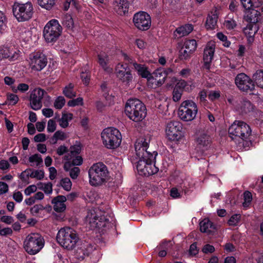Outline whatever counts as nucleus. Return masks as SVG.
I'll return each mask as SVG.
<instances>
[{"label":"nucleus","mask_w":263,"mask_h":263,"mask_svg":"<svg viewBox=\"0 0 263 263\" xmlns=\"http://www.w3.org/2000/svg\"><path fill=\"white\" fill-rule=\"evenodd\" d=\"M220 96V93L219 91H211L208 95L209 99L212 101L218 99Z\"/></svg>","instance_id":"55"},{"label":"nucleus","mask_w":263,"mask_h":263,"mask_svg":"<svg viewBox=\"0 0 263 263\" xmlns=\"http://www.w3.org/2000/svg\"><path fill=\"white\" fill-rule=\"evenodd\" d=\"M46 92L43 89L37 88L33 90L30 95V104L33 110H39L42 106V100Z\"/></svg>","instance_id":"16"},{"label":"nucleus","mask_w":263,"mask_h":263,"mask_svg":"<svg viewBox=\"0 0 263 263\" xmlns=\"http://www.w3.org/2000/svg\"><path fill=\"white\" fill-rule=\"evenodd\" d=\"M261 13L259 11L252 9L246 16V21L248 24H252L253 25H258L257 23L260 21Z\"/></svg>","instance_id":"27"},{"label":"nucleus","mask_w":263,"mask_h":263,"mask_svg":"<svg viewBox=\"0 0 263 263\" xmlns=\"http://www.w3.org/2000/svg\"><path fill=\"white\" fill-rule=\"evenodd\" d=\"M133 23L139 30L145 31L148 30L151 26V18L146 12L140 11L134 14Z\"/></svg>","instance_id":"12"},{"label":"nucleus","mask_w":263,"mask_h":263,"mask_svg":"<svg viewBox=\"0 0 263 263\" xmlns=\"http://www.w3.org/2000/svg\"><path fill=\"white\" fill-rule=\"evenodd\" d=\"M149 142V140L144 137L138 138L135 144L137 160L132 159L133 163H137V170L145 175H153L159 171L158 167L155 166L157 152L154 151L152 153L148 151Z\"/></svg>","instance_id":"1"},{"label":"nucleus","mask_w":263,"mask_h":263,"mask_svg":"<svg viewBox=\"0 0 263 263\" xmlns=\"http://www.w3.org/2000/svg\"><path fill=\"white\" fill-rule=\"evenodd\" d=\"M170 195L174 198H180L181 197L180 193L176 187H173L170 191Z\"/></svg>","instance_id":"64"},{"label":"nucleus","mask_w":263,"mask_h":263,"mask_svg":"<svg viewBox=\"0 0 263 263\" xmlns=\"http://www.w3.org/2000/svg\"><path fill=\"white\" fill-rule=\"evenodd\" d=\"M34 140L36 142H44L46 140V135L43 133L37 134L34 136Z\"/></svg>","instance_id":"60"},{"label":"nucleus","mask_w":263,"mask_h":263,"mask_svg":"<svg viewBox=\"0 0 263 263\" xmlns=\"http://www.w3.org/2000/svg\"><path fill=\"white\" fill-rule=\"evenodd\" d=\"M125 113L130 120L139 122L146 117V108L139 99H129L125 106Z\"/></svg>","instance_id":"2"},{"label":"nucleus","mask_w":263,"mask_h":263,"mask_svg":"<svg viewBox=\"0 0 263 263\" xmlns=\"http://www.w3.org/2000/svg\"><path fill=\"white\" fill-rule=\"evenodd\" d=\"M90 185L98 186L106 182L109 179L107 166L102 162L93 164L88 171Z\"/></svg>","instance_id":"3"},{"label":"nucleus","mask_w":263,"mask_h":263,"mask_svg":"<svg viewBox=\"0 0 263 263\" xmlns=\"http://www.w3.org/2000/svg\"><path fill=\"white\" fill-rule=\"evenodd\" d=\"M62 27L58 20L52 19L47 23L44 29V37L48 43L55 42L61 35Z\"/></svg>","instance_id":"10"},{"label":"nucleus","mask_w":263,"mask_h":263,"mask_svg":"<svg viewBox=\"0 0 263 263\" xmlns=\"http://www.w3.org/2000/svg\"><path fill=\"white\" fill-rule=\"evenodd\" d=\"M101 138L105 146L109 149L119 147L122 141V136L118 129L114 127L104 129L101 133Z\"/></svg>","instance_id":"6"},{"label":"nucleus","mask_w":263,"mask_h":263,"mask_svg":"<svg viewBox=\"0 0 263 263\" xmlns=\"http://www.w3.org/2000/svg\"><path fill=\"white\" fill-rule=\"evenodd\" d=\"M55 1L56 0H37V3L42 8L50 10L55 5Z\"/></svg>","instance_id":"37"},{"label":"nucleus","mask_w":263,"mask_h":263,"mask_svg":"<svg viewBox=\"0 0 263 263\" xmlns=\"http://www.w3.org/2000/svg\"><path fill=\"white\" fill-rule=\"evenodd\" d=\"M117 5H115L114 9L116 12L120 15H126L128 12L129 7V3L127 0H119L116 1Z\"/></svg>","instance_id":"25"},{"label":"nucleus","mask_w":263,"mask_h":263,"mask_svg":"<svg viewBox=\"0 0 263 263\" xmlns=\"http://www.w3.org/2000/svg\"><path fill=\"white\" fill-rule=\"evenodd\" d=\"M235 82L239 89L242 91L247 92L255 89L253 80L245 73L238 74L235 78Z\"/></svg>","instance_id":"13"},{"label":"nucleus","mask_w":263,"mask_h":263,"mask_svg":"<svg viewBox=\"0 0 263 263\" xmlns=\"http://www.w3.org/2000/svg\"><path fill=\"white\" fill-rule=\"evenodd\" d=\"M81 78L84 84L87 85L90 81V75L88 72H82L81 73Z\"/></svg>","instance_id":"54"},{"label":"nucleus","mask_w":263,"mask_h":263,"mask_svg":"<svg viewBox=\"0 0 263 263\" xmlns=\"http://www.w3.org/2000/svg\"><path fill=\"white\" fill-rule=\"evenodd\" d=\"M135 69L137 71L138 74L142 78H146L148 82V79L152 76V73L147 70V67L144 65H141L136 63H133Z\"/></svg>","instance_id":"29"},{"label":"nucleus","mask_w":263,"mask_h":263,"mask_svg":"<svg viewBox=\"0 0 263 263\" xmlns=\"http://www.w3.org/2000/svg\"><path fill=\"white\" fill-rule=\"evenodd\" d=\"M65 104V100L62 96L58 97L55 100L54 106L58 109H61Z\"/></svg>","instance_id":"45"},{"label":"nucleus","mask_w":263,"mask_h":263,"mask_svg":"<svg viewBox=\"0 0 263 263\" xmlns=\"http://www.w3.org/2000/svg\"><path fill=\"white\" fill-rule=\"evenodd\" d=\"M67 105L71 107H74L79 105H83V99L81 97H79L76 99L70 100L68 102Z\"/></svg>","instance_id":"48"},{"label":"nucleus","mask_w":263,"mask_h":263,"mask_svg":"<svg viewBox=\"0 0 263 263\" xmlns=\"http://www.w3.org/2000/svg\"><path fill=\"white\" fill-rule=\"evenodd\" d=\"M117 78L122 82L129 83L132 81L133 76L130 68L126 64L119 63L115 68Z\"/></svg>","instance_id":"15"},{"label":"nucleus","mask_w":263,"mask_h":263,"mask_svg":"<svg viewBox=\"0 0 263 263\" xmlns=\"http://www.w3.org/2000/svg\"><path fill=\"white\" fill-rule=\"evenodd\" d=\"M12 12L18 22L29 21L33 14L32 4L29 2L24 4L15 2L12 6Z\"/></svg>","instance_id":"7"},{"label":"nucleus","mask_w":263,"mask_h":263,"mask_svg":"<svg viewBox=\"0 0 263 263\" xmlns=\"http://www.w3.org/2000/svg\"><path fill=\"white\" fill-rule=\"evenodd\" d=\"M228 132L232 140H237L238 138L246 140L251 135L252 130L250 126L246 122L235 120L229 127Z\"/></svg>","instance_id":"5"},{"label":"nucleus","mask_w":263,"mask_h":263,"mask_svg":"<svg viewBox=\"0 0 263 263\" xmlns=\"http://www.w3.org/2000/svg\"><path fill=\"white\" fill-rule=\"evenodd\" d=\"M193 52L189 51L183 47L180 50L179 58L181 60H186L190 58Z\"/></svg>","instance_id":"39"},{"label":"nucleus","mask_w":263,"mask_h":263,"mask_svg":"<svg viewBox=\"0 0 263 263\" xmlns=\"http://www.w3.org/2000/svg\"><path fill=\"white\" fill-rule=\"evenodd\" d=\"M18 57V54L14 48L3 47L0 49V59H9L11 60H14Z\"/></svg>","instance_id":"21"},{"label":"nucleus","mask_w":263,"mask_h":263,"mask_svg":"<svg viewBox=\"0 0 263 263\" xmlns=\"http://www.w3.org/2000/svg\"><path fill=\"white\" fill-rule=\"evenodd\" d=\"M66 200V197L63 195H59L53 198L51 203L53 204L54 210L57 212H62L65 211L66 209L65 202Z\"/></svg>","instance_id":"20"},{"label":"nucleus","mask_w":263,"mask_h":263,"mask_svg":"<svg viewBox=\"0 0 263 263\" xmlns=\"http://www.w3.org/2000/svg\"><path fill=\"white\" fill-rule=\"evenodd\" d=\"M37 190V186L35 185H31L28 186L25 190V194L28 196L30 195L31 193H34L36 192Z\"/></svg>","instance_id":"59"},{"label":"nucleus","mask_w":263,"mask_h":263,"mask_svg":"<svg viewBox=\"0 0 263 263\" xmlns=\"http://www.w3.org/2000/svg\"><path fill=\"white\" fill-rule=\"evenodd\" d=\"M184 48L194 52L197 48V43L195 40H186L185 41L183 46Z\"/></svg>","instance_id":"38"},{"label":"nucleus","mask_w":263,"mask_h":263,"mask_svg":"<svg viewBox=\"0 0 263 263\" xmlns=\"http://www.w3.org/2000/svg\"><path fill=\"white\" fill-rule=\"evenodd\" d=\"M73 115L71 113L63 114L62 118L59 120V124L63 128H66L68 126V121L71 120Z\"/></svg>","instance_id":"34"},{"label":"nucleus","mask_w":263,"mask_h":263,"mask_svg":"<svg viewBox=\"0 0 263 263\" xmlns=\"http://www.w3.org/2000/svg\"><path fill=\"white\" fill-rule=\"evenodd\" d=\"M224 25L228 29L231 30L236 26V23L233 19L230 18L224 21Z\"/></svg>","instance_id":"50"},{"label":"nucleus","mask_w":263,"mask_h":263,"mask_svg":"<svg viewBox=\"0 0 263 263\" xmlns=\"http://www.w3.org/2000/svg\"><path fill=\"white\" fill-rule=\"evenodd\" d=\"M60 185L66 191H69L71 189L72 183L69 178H65L61 180Z\"/></svg>","instance_id":"42"},{"label":"nucleus","mask_w":263,"mask_h":263,"mask_svg":"<svg viewBox=\"0 0 263 263\" xmlns=\"http://www.w3.org/2000/svg\"><path fill=\"white\" fill-rule=\"evenodd\" d=\"M181 124L177 121L168 122L166 127V134L171 141H178L183 137Z\"/></svg>","instance_id":"11"},{"label":"nucleus","mask_w":263,"mask_h":263,"mask_svg":"<svg viewBox=\"0 0 263 263\" xmlns=\"http://www.w3.org/2000/svg\"><path fill=\"white\" fill-rule=\"evenodd\" d=\"M79 239L76 232L70 228L61 229L57 235L58 242L68 250H72L74 248Z\"/></svg>","instance_id":"4"},{"label":"nucleus","mask_w":263,"mask_h":263,"mask_svg":"<svg viewBox=\"0 0 263 263\" xmlns=\"http://www.w3.org/2000/svg\"><path fill=\"white\" fill-rule=\"evenodd\" d=\"M29 161L31 163L36 162V165H39L43 162L41 156L37 154H35L29 157Z\"/></svg>","instance_id":"46"},{"label":"nucleus","mask_w":263,"mask_h":263,"mask_svg":"<svg viewBox=\"0 0 263 263\" xmlns=\"http://www.w3.org/2000/svg\"><path fill=\"white\" fill-rule=\"evenodd\" d=\"M74 85L69 83L67 86H65L63 90V94L68 98H72L76 96V92L73 91Z\"/></svg>","instance_id":"35"},{"label":"nucleus","mask_w":263,"mask_h":263,"mask_svg":"<svg viewBox=\"0 0 263 263\" xmlns=\"http://www.w3.org/2000/svg\"><path fill=\"white\" fill-rule=\"evenodd\" d=\"M244 202L242 204L244 207H248L252 199V195L250 192L245 191L243 193Z\"/></svg>","instance_id":"44"},{"label":"nucleus","mask_w":263,"mask_h":263,"mask_svg":"<svg viewBox=\"0 0 263 263\" xmlns=\"http://www.w3.org/2000/svg\"><path fill=\"white\" fill-rule=\"evenodd\" d=\"M241 219L240 214L233 215L228 221V223L230 226H236L240 222Z\"/></svg>","instance_id":"41"},{"label":"nucleus","mask_w":263,"mask_h":263,"mask_svg":"<svg viewBox=\"0 0 263 263\" xmlns=\"http://www.w3.org/2000/svg\"><path fill=\"white\" fill-rule=\"evenodd\" d=\"M30 66L32 70L41 71L47 65L46 57L41 52H35L30 55Z\"/></svg>","instance_id":"14"},{"label":"nucleus","mask_w":263,"mask_h":263,"mask_svg":"<svg viewBox=\"0 0 263 263\" xmlns=\"http://www.w3.org/2000/svg\"><path fill=\"white\" fill-rule=\"evenodd\" d=\"M200 231L209 234L214 233L216 230L215 225L208 218H205L199 223Z\"/></svg>","instance_id":"23"},{"label":"nucleus","mask_w":263,"mask_h":263,"mask_svg":"<svg viewBox=\"0 0 263 263\" xmlns=\"http://www.w3.org/2000/svg\"><path fill=\"white\" fill-rule=\"evenodd\" d=\"M193 30V25L187 24L177 28L175 32L179 34V37H181L188 35Z\"/></svg>","instance_id":"32"},{"label":"nucleus","mask_w":263,"mask_h":263,"mask_svg":"<svg viewBox=\"0 0 263 263\" xmlns=\"http://www.w3.org/2000/svg\"><path fill=\"white\" fill-rule=\"evenodd\" d=\"M259 29L258 25H253L252 24H248L243 29V32L248 37V42L251 44L254 41V35Z\"/></svg>","instance_id":"22"},{"label":"nucleus","mask_w":263,"mask_h":263,"mask_svg":"<svg viewBox=\"0 0 263 263\" xmlns=\"http://www.w3.org/2000/svg\"><path fill=\"white\" fill-rule=\"evenodd\" d=\"M45 194H49L52 192V184L51 182L45 183L44 189L43 190Z\"/></svg>","instance_id":"62"},{"label":"nucleus","mask_w":263,"mask_h":263,"mask_svg":"<svg viewBox=\"0 0 263 263\" xmlns=\"http://www.w3.org/2000/svg\"><path fill=\"white\" fill-rule=\"evenodd\" d=\"M102 221L99 220L96 216H94L93 218H89V224L91 228H101V227H104L105 224H102Z\"/></svg>","instance_id":"40"},{"label":"nucleus","mask_w":263,"mask_h":263,"mask_svg":"<svg viewBox=\"0 0 263 263\" xmlns=\"http://www.w3.org/2000/svg\"><path fill=\"white\" fill-rule=\"evenodd\" d=\"M44 239L39 233H31L26 238L24 246L26 251L30 255H35L44 246Z\"/></svg>","instance_id":"8"},{"label":"nucleus","mask_w":263,"mask_h":263,"mask_svg":"<svg viewBox=\"0 0 263 263\" xmlns=\"http://www.w3.org/2000/svg\"><path fill=\"white\" fill-rule=\"evenodd\" d=\"M218 15L216 11L214 12H211L208 15L205 23V27L208 29H214L217 26Z\"/></svg>","instance_id":"28"},{"label":"nucleus","mask_w":263,"mask_h":263,"mask_svg":"<svg viewBox=\"0 0 263 263\" xmlns=\"http://www.w3.org/2000/svg\"><path fill=\"white\" fill-rule=\"evenodd\" d=\"M214 251L215 248L209 244L205 245L202 249L203 252L206 254L208 253H213Z\"/></svg>","instance_id":"63"},{"label":"nucleus","mask_w":263,"mask_h":263,"mask_svg":"<svg viewBox=\"0 0 263 263\" xmlns=\"http://www.w3.org/2000/svg\"><path fill=\"white\" fill-rule=\"evenodd\" d=\"M44 177V172L42 171H33L31 173L30 177L32 178H36L38 180H42Z\"/></svg>","instance_id":"49"},{"label":"nucleus","mask_w":263,"mask_h":263,"mask_svg":"<svg viewBox=\"0 0 263 263\" xmlns=\"http://www.w3.org/2000/svg\"><path fill=\"white\" fill-rule=\"evenodd\" d=\"M215 45L213 43H209L204 49L203 61V68L210 70L211 63L213 59L215 52Z\"/></svg>","instance_id":"18"},{"label":"nucleus","mask_w":263,"mask_h":263,"mask_svg":"<svg viewBox=\"0 0 263 263\" xmlns=\"http://www.w3.org/2000/svg\"><path fill=\"white\" fill-rule=\"evenodd\" d=\"M67 138L66 134L61 130L57 131L53 135V139L54 142L53 144H55L58 140H64Z\"/></svg>","instance_id":"43"},{"label":"nucleus","mask_w":263,"mask_h":263,"mask_svg":"<svg viewBox=\"0 0 263 263\" xmlns=\"http://www.w3.org/2000/svg\"><path fill=\"white\" fill-rule=\"evenodd\" d=\"M197 146L202 150L209 149L212 144V140L211 136L205 133H200L196 138Z\"/></svg>","instance_id":"19"},{"label":"nucleus","mask_w":263,"mask_h":263,"mask_svg":"<svg viewBox=\"0 0 263 263\" xmlns=\"http://www.w3.org/2000/svg\"><path fill=\"white\" fill-rule=\"evenodd\" d=\"M7 100L9 101V104L15 105L18 101V97L17 95L11 93L8 96Z\"/></svg>","instance_id":"53"},{"label":"nucleus","mask_w":263,"mask_h":263,"mask_svg":"<svg viewBox=\"0 0 263 263\" xmlns=\"http://www.w3.org/2000/svg\"><path fill=\"white\" fill-rule=\"evenodd\" d=\"M80 170L78 167H74L69 171V175L72 179H76L78 177Z\"/></svg>","instance_id":"51"},{"label":"nucleus","mask_w":263,"mask_h":263,"mask_svg":"<svg viewBox=\"0 0 263 263\" xmlns=\"http://www.w3.org/2000/svg\"><path fill=\"white\" fill-rule=\"evenodd\" d=\"M8 191V184L4 182L0 181V195L6 193Z\"/></svg>","instance_id":"61"},{"label":"nucleus","mask_w":263,"mask_h":263,"mask_svg":"<svg viewBox=\"0 0 263 263\" xmlns=\"http://www.w3.org/2000/svg\"><path fill=\"white\" fill-rule=\"evenodd\" d=\"M62 25L69 30H72L74 27L73 20L70 15L66 14L64 16Z\"/></svg>","instance_id":"36"},{"label":"nucleus","mask_w":263,"mask_h":263,"mask_svg":"<svg viewBox=\"0 0 263 263\" xmlns=\"http://www.w3.org/2000/svg\"><path fill=\"white\" fill-rule=\"evenodd\" d=\"M6 17L3 13L0 11V31L3 30L6 28Z\"/></svg>","instance_id":"57"},{"label":"nucleus","mask_w":263,"mask_h":263,"mask_svg":"<svg viewBox=\"0 0 263 263\" xmlns=\"http://www.w3.org/2000/svg\"><path fill=\"white\" fill-rule=\"evenodd\" d=\"M182 91L180 90L179 89H177V88H174L173 92H172V99L174 102L179 101L181 98V96L183 93Z\"/></svg>","instance_id":"47"},{"label":"nucleus","mask_w":263,"mask_h":263,"mask_svg":"<svg viewBox=\"0 0 263 263\" xmlns=\"http://www.w3.org/2000/svg\"><path fill=\"white\" fill-rule=\"evenodd\" d=\"M44 209V208L42 204H35L31 208L30 212L33 214H36Z\"/></svg>","instance_id":"56"},{"label":"nucleus","mask_w":263,"mask_h":263,"mask_svg":"<svg viewBox=\"0 0 263 263\" xmlns=\"http://www.w3.org/2000/svg\"><path fill=\"white\" fill-rule=\"evenodd\" d=\"M186 86V82L184 80H180L176 84L174 88L183 91Z\"/></svg>","instance_id":"58"},{"label":"nucleus","mask_w":263,"mask_h":263,"mask_svg":"<svg viewBox=\"0 0 263 263\" xmlns=\"http://www.w3.org/2000/svg\"><path fill=\"white\" fill-rule=\"evenodd\" d=\"M108 56L105 52H100L98 54V62L100 65L107 71H109L110 68L107 67Z\"/></svg>","instance_id":"30"},{"label":"nucleus","mask_w":263,"mask_h":263,"mask_svg":"<svg viewBox=\"0 0 263 263\" xmlns=\"http://www.w3.org/2000/svg\"><path fill=\"white\" fill-rule=\"evenodd\" d=\"M252 78L254 83L256 85L263 88V69H258L253 74Z\"/></svg>","instance_id":"31"},{"label":"nucleus","mask_w":263,"mask_h":263,"mask_svg":"<svg viewBox=\"0 0 263 263\" xmlns=\"http://www.w3.org/2000/svg\"><path fill=\"white\" fill-rule=\"evenodd\" d=\"M198 112L196 104L191 100L183 101L180 104L178 111L180 119L184 121L193 120Z\"/></svg>","instance_id":"9"},{"label":"nucleus","mask_w":263,"mask_h":263,"mask_svg":"<svg viewBox=\"0 0 263 263\" xmlns=\"http://www.w3.org/2000/svg\"><path fill=\"white\" fill-rule=\"evenodd\" d=\"M56 129V123L53 119H50L48 122L47 130L49 133H52Z\"/></svg>","instance_id":"52"},{"label":"nucleus","mask_w":263,"mask_h":263,"mask_svg":"<svg viewBox=\"0 0 263 263\" xmlns=\"http://www.w3.org/2000/svg\"><path fill=\"white\" fill-rule=\"evenodd\" d=\"M93 247L90 244H84L78 248L76 254L79 258H84V256H88L93 251Z\"/></svg>","instance_id":"26"},{"label":"nucleus","mask_w":263,"mask_h":263,"mask_svg":"<svg viewBox=\"0 0 263 263\" xmlns=\"http://www.w3.org/2000/svg\"><path fill=\"white\" fill-rule=\"evenodd\" d=\"M81 151V145L80 144H75L70 147V154H68L64 156V159L66 160H70L72 157H75L78 154H80Z\"/></svg>","instance_id":"33"},{"label":"nucleus","mask_w":263,"mask_h":263,"mask_svg":"<svg viewBox=\"0 0 263 263\" xmlns=\"http://www.w3.org/2000/svg\"><path fill=\"white\" fill-rule=\"evenodd\" d=\"M238 109L242 115H245L253 111L255 106L249 100L242 99L239 104Z\"/></svg>","instance_id":"24"},{"label":"nucleus","mask_w":263,"mask_h":263,"mask_svg":"<svg viewBox=\"0 0 263 263\" xmlns=\"http://www.w3.org/2000/svg\"><path fill=\"white\" fill-rule=\"evenodd\" d=\"M166 78L167 73L164 72V69L158 68L152 73L148 83H152L153 86L154 85L155 87L159 86L164 83Z\"/></svg>","instance_id":"17"}]
</instances>
